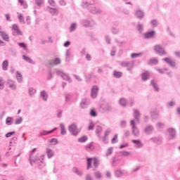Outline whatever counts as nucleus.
<instances>
[{
  "instance_id": "1",
  "label": "nucleus",
  "mask_w": 180,
  "mask_h": 180,
  "mask_svg": "<svg viewBox=\"0 0 180 180\" xmlns=\"http://www.w3.org/2000/svg\"><path fill=\"white\" fill-rule=\"evenodd\" d=\"M94 1L88 2L83 1L82 3V8H89L90 13H92L93 15H101V13H102V10L101 8L95 6H91V5H94Z\"/></svg>"
},
{
  "instance_id": "2",
  "label": "nucleus",
  "mask_w": 180,
  "mask_h": 180,
  "mask_svg": "<svg viewBox=\"0 0 180 180\" xmlns=\"http://www.w3.org/2000/svg\"><path fill=\"white\" fill-rule=\"evenodd\" d=\"M92 161L93 162V165L94 168L92 169V171H96V169L98 167H99V160L96 158H86V169H91L92 168Z\"/></svg>"
},
{
  "instance_id": "3",
  "label": "nucleus",
  "mask_w": 180,
  "mask_h": 180,
  "mask_svg": "<svg viewBox=\"0 0 180 180\" xmlns=\"http://www.w3.org/2000/svg\"><path fill=\"white\" fill-rule=\"evenodd\" d=\"M45 155H41V160H40V158L37 155L34 156V158L31 160L30 165H33V164H36L37 167L39 168V169H41L43 167H44V163L43 162V160H44Z\"/></svg>"
},
{
  "instance_id": "4",
  "label": "nucleus",
  "mask_w": 180,
  "mask_h": 180,
  "mask_svg": "<svg viewBox=\"0 0 180 180\" xmlns=\"http://www.w3.org/2000/svg\"><path fill=\"white\" fill-rule=\"evenodd\" d=\"M121 67L127 68V70L129 71L131 74L133 73L132 70L134 68V62L131 61H121L120 62Z\"/></svg>"
},
{
  "instance_id": "5",
  "label": "nucleus",
  "mask_w": 180,
  "mask_h": 180,
  "mask_svg": "<svg viewBox=\"0 0 180 180\" xmlns=\"http://www.w3.org/2000/svg\"><path fill=\"white\" fill-rule=\"evenodd\" d=\"M153 50L156 54H158L159 56H165L167 55V51H165V49L161 46L160 44H157L154 46Z\"/></svg>"
},
{
  "instance_id": "6",
  "label": "nucleus",
  "mask_w": 180,
  "mask_h": 180,
  "mask_svg": "<svg viewBox=\"0 0 180 180\" xmlns=\"http://www.w3.org/2000/svg\"><path fill=\"white\" fill-rule=\"evenodd\" d=\"M68 130L71 133L72 136H78L79 130L77 129L76 124H72L68 127Z\"/></svg>"
},
{
  "instance_id": "7",
  "label": "nucleus",
  "mask_w": 180,
  "mask_h": 180,
  "mask_svg": "<svg viewBox=\"0 0 180 180\" xmlns=\"http://www.w3.org/2000/svg\"><path fill=\"white\" fill-rule=\"evenodd\" d=\"M57 75H59L60 77H61L63 78V79H64V81H68V82H69L70 84H71V82H72V80L71 79V77H70V75L63 72L60 70H58L56 72Z\"/></svg>"
},
{
  "instance_id": "8",
  "label": "nucleus",
  "mask_w": 180,
  "mask_h": 180,
  "mask_svg": "<svg viewBox=\"0 0 180 180\" xmlns=\"http://www.w3.org/2000/svg\"><path fill=\"white\" fill-rule=\"evenodd\" d=\"M131 126H132V135L135 137H139V135L140 134V131H139V128L136 127V124L134 123V120H131L130 122Z\"/></svg>"
},
{
  "instance_id": "9",
  "label": "nucleus",
  "mask_w": 180,
  "mask_h": 180,
  "mask_svg": "<svg viewBox=\"0 0 180 180\" xmlns=\"http://www.w3.org/2000/svg\"><path fill=\"white\" fill-rule=\"evenodd\" d=\"M81 25L84 26V27H91L92 26H95L96 23L93 20H82L81 21Z\"/></svg>"
},
{
  "instance_id": "10",
  "label": "nucleus",
  "mask_w": 180,
  "mask_h": 180,
  "mask_svg": "<svg viewBox=\"0 0 180 180\" xmlns=\"http://www.w3.org/2000/svg\"><path fill=\"white\" fill-rule=\"evenodd\" d=\"M167 131L169 136V140H174L176 137V130L175 129V128H168L167 129Z\"/></svg>"
},
{
  "instance_id": "11",
  "label": "nucleus",
  "mask_w": 180,
  "mask_h": 180,
  "mask_svg": "<svg viewBox=\"0 0 180 180\" xmlns=\"http://www.w3.org/2000/svg\"><path fill=\"white\" fill-rule=\"evenodd\" d=\"M99 93V86H93L91 90V97L92 99H95L96 96H98V94Z\"/></svg>"
},
{
  "instance_id": "12",
  "label": "nucleus",
  "mask_w": 180,
  "mask_h": 180,
  "mask_svg": "<svg viewBox=\"0 0 180 180\" xmlns=\"http://www.w3.org/2000/svg\"><path fill=\"white\" fill-rule=\"evenodd\" d=\"M91 103V100L89 98H83L80 102L81 109H86Z\"/></svg>"
},
{
  "instance_id": "13",
  "label": "nucleus",
  "mask_w": 180,
  "mask_h": 180,
  "mask_svg": "<svg viewBox=\"0 0 180 180\" xmlns=\"http://www.w3.org/2000/svg\"><path fill=\"white\" fill-rule=\"evenodd\" d=\"M145 134L150 135L154 133V126L151 124H148L143 129Z\"/></svg>"
},
{
  "instance_id": "14",
  "label": "nucleus",
  "mask_w": 180,
  "mask_h": 180,
  "mask_svg": "<svg viewBox=\"0 0 180 180\" xmlns=\"http://www.w3.org/2000/svg\"><path fill=\"white\" fill-rule=\"evenodd\" d=\"M162 61H165L166 64H168L172 68H174L176 66V63L175 60H172L170 58H164Z\"/></svg>"
},
{
  "instance_id": "15",
  "label": "nucleus",
  "mask_w": 180,
  "mask_h": 180,
  "mask_svg": "<svg viewBox=\"0 0 180 180\" xmlns=\"http://www.w3.org/2000/svg\"><path fill=\"white\" fill-rule=\"evenodd\" d=\"M154 36H155V31L154 30H150L143 34V37L146 40L153 39Z\"/></svg>"
},
{
  "instance_id": "16",
  "label": "nucleus",
  "mask_w": 180,
  "mask_h": 180,
  "mask_svg": "<svg viewBox=\"0 0 180 180\" xmlns=\"http://www.w3.org/2000/svg\"><path fill=\"white\" fill-rule=\"evenodd\" d=\"M48 64L51 67H54V65H58V64H61V60L59 58H56L52 60H49Z\"/></svg>"
},
{
  "instance_id": "17",
  "label": "nucleus",
  "mask_w": 180,
  "mask_h": 180,
  "mask_svg": "<svg viewBox=\"0 0 180 180\" xmlns=\"http://www.w3.org/2000/svg\"><path fill=\"white\" fill-rule=\"evenodd\" d=\"M135 16L137 19L141 20L144 18V11L141 9H138L135 11Z\"/></svg>"
},
{
  "instance_id": "18",
  "label": "nucleus",
  "mask_w": 180,
  "mask_h": 180,
  "mask_svg": "<svg viewBox=\"0 0 180 180\" xmlns=\"http://www.w3.org/2000/svg\"><path fill=\"white\" fill-rule=\"evenodd\" d=\"M56 130H57V127H55L50 131L43 130L39 134V137H41V136H47L48 134H51V133H53V131H56Z\"/></svg>"
},
{
  "instance_id": "19",
  "label": "nucleus",
  "mask_w": 180,
  "mask_h": 180,
  "mask_svg": "<svg viewBox=\"0 0 180 180\" xmlns=\"http://www.w3.org/2000/svg\"><path fill=\"white\" fill-rule=\"evenodd\" d=\"M72 57V50L67 49L65 53V61L69 63V61H71Z\"/></svg>"
},
{
  "instance_id": "20",
  "label": "nucleus",
  "mask_w": 180,
  "mask_h": 180,
  "mask_svg": "<svg viewBox=\"0 0 180 180\" xmlns=\"http://www.w3.org/2000/svg\"><path fill=\"white\" fill-rule=\"evenodd\" d=\"M150 141H153V143H155V144H158V146H161L162 144V139L160 137H153L150 139Z\"/></svg>"
},
{
  "instance_id": "21",
  "label": "nucleus",
  "mask_w": 180,
  "mask_h": 180,
  "mask_svg": "<svg viewBox=\"0 0 180 180\" xmlns=\"http://www.w3.org/2000/svg\"><path fill=\"white\" fill-rule=\"evenodd\" d=\"M47 9H49V12L51 13V15H53V16H57V15H58V9L56 8H51L50 6H48Z\"/></svg>"
},
{
  "instance_id": "22",
  "label": "nucleus",
  "mask_w": 180,
  "mask_h": 180,
  "mask_svg": "<svg viewBox=\"0 0 180 180\" xmlns=\"http://www.w3.org/2000/svg\"><path fill=\"white\" fill-rule=\"evenodd\" d=\"M101 109H102L103 112H112V107L108 103L101 105Z\"/></svg>"
},
{
  "instance_id": "23",
  "label": "nucleus",
  "mask_w": 180,
  "mask_h": 180,
  "mask_svg": "<svg viewBox=\"0 0 180 180\" xmlns=\"http://www.w3.org/2000/svg\"><path fill=\"white\" fill-rule=\"evenodd\" d=\"M131 141L134 144H136L135 146L136 148H141L144 146L143 143H141V141L140 140L134 139Z\"/></svg>"
},
{
  "instance_id": "24",
  "label": "nucleus",
  "mask_w": 180,
  "mask_h": 180,
  "mask_svg": "<svg viewBox=\"0 0 180 180\" xmlns=\"http://www.w3.org/2000/svg\"><path fill=\"white\" fill-rule=\"evenodd\" d=\"M40 96L42 100L44 101V102H47V99H49V94H47V92H46V91H41Z\"/></svg>"
},
{
  "instance_id": "25",
  "label": "nucleus",
  "mask_w": 180,
  "mask_h": 180,
  "mask_svg": "<svg viewBox=\"0 0 180 180\" xmlns=\"http://www.w3.org/2000/svg\"><path fill=\"white\" fill-rule=\"evenodd\" d=\"M120 161H122V158L120 157H114L112 158V167H116V165H117V164H119V162H120Z\"/></svg>"
},
{
  "instance_id": "26",
  "label": "nucleus",
  "mask_w": 180,
  "mask_h": 180,
  "mask_svg": "<svg viewBox=\"0 0 180 180\" xmlns=\"http://www.w3.org/2000/svg\"><path fill=\"white\" fill-rule=\"evenodd\" d=\"M7 85L11 89L15 90L16 89V85H15V82L13 80L8 79L7 80Z\"/></svg>"
},
{
  "instance_id": "27",
  "label": "nucleus",
  "mask_w": 180,
  "mask_h": 180,
  "mask_svg": "<svg viewBox=\"0 0 180 180\" xmlns=\"http://www.w3.org/2000/svg\"><path fill=\"white\" fill-rule=\"evenodd\" d=\"M134 117L138 123H140V111L139 110H134Z\"/></svg>"
},
{
  "instance_id": "28",
  "label": "nucleus",
  "mask_w": 180,
  "mask_h": 180,
  "mask_svg": "<svg viewBox=\"0 0 180 180\" xmlns=\"http://www.w3.org/2000/svg\"><path fill=\"white\" fill-rule=\"evenodd\" d=\"M101 133H102V127L99 125H97L96 128V134L100 140H102V137H101Z\"/></svg>"
},
{
  "instance_id": "29",
  "label": "nucleus",
  "mask_w": 180,
  "mask_h": 180,
  "mask_svg": "<svg viewBox=\"0 0 180 180\" xmlns=\"http://www.w3.org/2000/svg\"><path fill=\"white\" fill-rule=\"evenodd\" d=\"M46 153L47 155L48 158H53L54 157V151L51 150V148H46Z\"/></svg>"
},
{
  "instance_id": "30",
  "label": "nucleus",
  "mask_w": 180,
  "mask_h": 180,
  "mask_svg": "<svg viewBox=\"0 0 180 180\" xmlns=\"http://www.w3.org/2000/svg\"><path fill=\"white\" fill-rule=\"evenodd\" d=\"M150 85H151V86H153V88L154 91H155V92H160V87H158V85L157 84V83H155L154 79L151 80Z\"/></svg>"
},
{
  "instance_id": "31",
  "label": "nucleus",
  "mask_w": 180,
  "mask_h": 180,
  "mask_svg": "<svg viewBox=\"0 0 180 180\" xmlns=\"http://www.w3.org/2000/svg\"><path fill=\"white\" fill-rule=\"evenodd\" d=\"M141 77L142 81H147V79L150 78V73L148 72V71H146L145 72L141 74Z\"/></svg>"
},
{
  "instance_id": "32",
  "label": "nucleus",
  "mask_w": 180,
  "mask_h": 180,
  "mask_svg": "<svg viewBox=\"0 0 180 180\" xmlns=\"http://www.w3.org/2000/svg\"><path fill=\"white\" fill-rule=\"evenodd\" d=\"M136 30L139 32V34H141L144 30V25L140 22H138V25H136Z\"/></svg>"
},
{
  "instance_id": "33",
  "label": "nucleus",
  "mask_w": 180,
  "mask_h": 180,
  "mask_svg": "<svg viewBox=\"0 0 180 180\" xmlns=\"http://www.w3.org/2000/svg\"><path fill=\"white\" fill-rule=\"evenodd\" d=\"M36 92H37L36 89L33 87H30L28 89V93L30 98H33V96H34V95L36 94Z\"/></svg>"
},
{
  "instance_id": "34",
  "label": "nucleus",
  "mask_w": 180,
  "mask_h": 180,
  "mask_svg": "<svg viewBox=\"0 0 180 180\" xmlns=\"http://www.w3.org/2000/svg\"><path fill=\"white\" fill-rule=\"evenodd\" d=\"M148 64L149 65H157L158 64V58H151L148 60Z\"/></svg>"
},
{
  "instance_id": "35",
  "label": "nucleus",
  "mask_w": 180,
  "mask_h": 180,
  "mask_svg": "<svg viewBox=\"0 0 180 180\" xmlns=\"http://www.w3.org/2000/svg\"><path fill=\"white\" fill-rule=\"evenodd\" d=\"M22 59L26 61V63H29L30 64L34 65V61L32 60V58H29L26 55L22 56Z\"/></svg>"
},
{
  "instance_id": "36",
  "label": "nucleus",
  "mask_w": 180,
  "mask_h": 180,
  "mask_svg": "<svg viewBox=\"0 0 180 180\" xmlns=\"http://www.w3.org/2000/svg\"><path fill=\"white\" fill-rule=\"evenodd\" d=\"M8 67H9V62L8 61V60H5L2 63V69L4 70V71H8Z\"/></svg>"
},
{
  "instance_id": "37",
  "label": "nucleus",
  "mask_w": 180,
  "mask_h": 180,
  "mask_svg": "<svg viewBox=\"0 0 180 180\" xmlns=\"http://www.w3.org/2000/svg\"><path fill=\"white\" fill-rule=\"evenodd\" d=\"M60 134L62 136H65V134H67V131L65 130V125H64V124H60Z\"/></svg>"
},
{
  "instance_id": "38",
  "label": "nucleus",
  "mask_w": 180,
  "mask_h": 180,
  "mask_svg": "<svg viewBox=\"0 0 180 180\" xmlns=\"http://www.w3.org/2000/svg\"><path fill=\"white\" fill-rule=\"evenodd\" d=\"M1 36L3 40H5V41H9V36L6 32H1Z\"/></svg>"
},
{
  "instance_id": "39",
  "label": "nucleus",
  "mask_w": 180,
  "mask_h": 180,
  "mask_svg": "<svg viewBox=\"0 0 180 180\" xmlns=\"http://www.w3.org/2000/svg\"><path fill=\"white\" fill-rule=\"evenodd\" d=\"M123 73L122 72L115 70L113 72L114 78H122Z\"/></svg>"
},
{
  "instance_id": "40",
  "label": "nucleus",
  "mask_w": 180,
  "mask_h": 180,
  "mask_svg": "<svg viewBox=\"0 0 180 180\" xmlns=\"http://www.w3.org/2000/svg\"><path fill=\"white\" fill-rule=\"evenodd\" d=\"M124 173L122 170H115V175L117 178H122Z\"/></svg>"
},
{
  "instance_id": "41",
  "label": "nucleus",
  "mask_w": 180,
  "mask_h": 180,
  "mask_svg": "<svg viewBox=\"0 0 180 180\" xmlns=\"http://www.w3.org/2000/svg\"><path fill=\"white\" fill-rule=\"evenodd\" d=\"M13 124V118L12 117H8L6 120V124L11 126Z\"/></svg>"
},
{
  "instance_id": "42",
  "label": "nucleus",
  "mask_w": 180,
  "mask_h": 180,
  "mask_svg": "<svg viewBox=\"0 0 180 180\" xmlns=\"http://www.w3.org/2000/svg\"><path fill=\"white\" fill-rule=\"evenodd\" d=\"M16 79L18 82H22L23 81V77L22 74L19 72V71L16 72Z\"/></svg>"
},
{
  "instance_id": "43",
  "label": "nucleus",
  "mask_w": 180,
  "mask_h": 180,
  "mask_svg": "<svg viewBox=\"0 0 180 180\" xmlns=\"http://www.w3.org/2000/svg\"><path fill=\"white\" fill-rule=\"evenodd\" d=\"M89 115L90 116H91V117H96L98 116V113L96 112V110H95L94 108L90 110Z\"/></svg>"
},
{
  "instance_id": "44",
  "label": "nucleus",
  "mask_w": 180,
  "mask_h": 180,
  "mask_svg": "<svg viewBox=\"0 0 180 180\" xmlns=\"http://www.w3.org/2000/svg\"><path fill=\"white\" fill-rule=\"evenodd\" d=\"M49 143H51V144L52 146H56V144H58V140H57V139L56 138H53L50 140H49Z\"/></svg>"
},
{
  "instance_id": "45",
  "label": "nucleus",
  "mask_w": 180,
  "mask_h": 180,
  "mask_svg": "<svg viewBox=\"0 0 180 180\" xmlns=\"http://www.w3.org/2000/svg\"><path fill=\"white\" fill-rule=\"evenodd\" d=\"M75 29H77V24L73 22L69 28L70 33H72V32H75Z\"/></svg>"
},
{
  "instance_id": "46",
  "label": "nucleus",
  "mask_w": 180,
  "mask_h": 180,
  "mask_svg": "<svg viewBox=\"0 0 180 180\" xmlns=\"http://www.w3.org/2000/svg\"><path fill=\"white\" fill-rule=\"evenodd\" d=\"M150 25L152 27H157V26H158V21L155 19L151 20Z\"/></svg>"
},
{
  "instance_id": "47",
  "label": "nucleus",
  "mask_w": 180,
  "mask_h": 180,
  "mask_svg": "<svg viewBox=\"0 0 180 180\" xmlns=\"http://www.w3.org/2000/svg\"><path fill=\"white\" fill-rule=\"evenodd\" d=\"M94 175L96 178V179H101L102 178V173L100 171L95 172Z\"/></svg>"
},
{
  "instance_id": "48",
  "label": "nucleus",
  "mask_w": 180,
  "mask_h": 180,
  "mask_svg": "<svg viewBox=\"0 0 180 180\" xmlns=\"http://www.w3.org/2000/svg\"><path fill=\"white\" fill-rule=\"evenodd\" d=\"M176 105V103L174 101H171L167 103V108H174Z\"/></svg>"
},
{
  "instance_id": "49",
  "label": "nucleus",
  "mask_w": 180,
  "mask_h": 180,
  "mask_svg": "<svg viewBox=\"0 0 180 180\" xmlns=\"http://www.w3.org/2000/svg\"><path fill=\"white\" fill-rule=\"evenodd\" d=\"M12 30H13V32L17 30V33L20 34V30L19 29V27L16 24L13 25Z\"/></svg>"
},
{
  "instance_id": "50",
  "label": "nucleus",
  "mask_w": 180,
  "mask_h": 180,
  "mask_svg": "<svg viewBox=\"0 0 180 180\" xmlns=\"http://www.w3.org/2000/svg\"><path fill=\"white\" fill-rule=\"evenodd\" d=\"M88 141V136H83L78 139L79 143H85V141Z\"/></svg>"
},
{
  "instance_id": "51",
  "label": "nucleus",
  "mask_w": 180,
  "mask_h": 180,
  "mask_svg": "<svg viewBox=\"0 0 180 180\" xmlns=\"http://www.w3.org/2000/svg\"><path fill=\"white\" fill-rule=\"evenodd\" d=\"M36 150H37L36 148H34L31 150L30 153V158H29L30 162L33 160V158H34L33 157V153H36Z\"/></svg>"
},
{
  "instance_id": "52",
  "label": "nucleus",
  "mask_w": 180,
  "mask_h": 180,
  "mask_svg": "<svg viewBox=\"0 0 180 180\" xmlns=\"http://www.w3.org/2000/svg\"><path fill=\"white\" fill-rule=\"evenodd\" d=\"M72 171L75 174H76L77 175H79V176L82 175V172L79 171L77 167H73Z\"/></svg>"
},
{
  "instance_id": "53",
  "label": "nucleus",
  "mask_w": 180,
  "mask_h": 180,
  "mask_svg": "<svg viewBox=\"0 0 180 180\" xmlns=\"http://www.w3.org/2000/svg\"><path fill=\"white\" fill-rule=\"evenodd\" d=\"M156 127H157V129H164V127H165V124L158 122L156 124Z\"/></svg>"
},
{
  "instance_id": "54",
  "label": "nucleus",
  "mask_w": 180,
  "mask_h": 180,
  "mask_svg": "<svg viewBox=\"0 0 180 180\" xmlns=\"http://www.w3.org/2000/svg\"><path fill=\"white\" fill-rule=\"evenodd\" d=\"M127 103V101H126L125 98H121L120 100V104L121 106H123L124 108L126 107V104Z\"/></svg>"
},
{
  "instance_id": "55",
  "label": "nucleus",
  "mask_w": 180,
  "mask_h": 180,
  "mask_svg": "<svg viewBox=\"0 0 180 180\" xmlns=\"http://www.w3.org/2000/svg\"><path fill=\"white\" fill-rule=\"evenodd\" d=\"M18 46L21 47V49H24V50H27V46H26V44L25 42H19Z\"/></svg>"
},
{
  "instance_id": "56",
  "label": "nucleus",
  "mask_w": 180,
  "mask_h": 180,
  "mask_svg": "<svg viewBox=\"0 0 180 180\" xmlns=\"http://www.w3.org/2000/svg\"><path fill=\"white\" fill-rule=\"evenodd\" d=\"M35 4L40 8V6L44 4V0H35Z\"/></svg>"
},
{
  "instance_id": "57",
  "label": "nucleus",
  "mask_w": 180,
  "mask_h": 180,
  "mask_svg": "<svg viewBox=\"0 0 180 180\" xmlns=\"http://www.w3.org/2000/svg\"><path fill=\"white\" fill-rule=\"evenodd\" d=\"M53 72L51 70H50L49 72H48V75H47V81H51V79L53 78Z\"/></svg>"
},
{
  "instance_id": "58",
  "label": "nucleus",
  "mask_w": 180,
  "mask_h": 180,
  "mask_svg": "<svg viewBox=\"0 0 180 180\" xmlns=\"http://www.w3.org/2000/svg\"><path fill=\"white\" fill-rule=\"evenodd\" d=\"M111 30H112V33H113V34H117V33H119V29L116 28L115 27H112L111 28Z\"/></svg>"
},
{
  "instance_id": "59",
  "label": "nucleus",
  "mask_w": 180,
  "mask_h": 180,
  "mask_svg": "<svg viewBox=\"0 0 180 180\" xmlns=\"http://www.w3.org/2000/svg\"><path fill=\"white\" fill-rule=\"evenodd\" d=\"M23 122V118L20 117L19 119L15 120V124H20Z\"/></svg>"
},
{
  "instance_id": "60",
  "label": "nucleus",
  "mask_w": 180,
  "mask_h": 180,
  "mask_svg": "<svg viewBox=\"0 0 180 180\" xmlns=\"http://www.w3.org/2000/svg\"><path fill=\"white\" fill-rule=\"evenodd\" d=\"M18 19H19V22L20 23H25V17H23V15H22V14H20L19 16H18Z\"/></svg>"
},
{
  "instance_id": "61",
  "label": "nucleus",
  "mask_w": 180,
  "mask_h": 180,
  "mask_svg": "<svg viewBox=\"0 0 180 180\" xmlns=\"http://www.w3.org/2000/svg\"><path fill=\"white\" fill-rule=\"evenodd\" d=\"M120 127L122 128V129H124V127H126V124H127V122L124 120H122L120 122Z\"/></svg>"
},
{
  "instance_id": "62",
  "label": "nucleus",
  "mask_w": 180,
  "mask_h": 180,
  "mask_svg": "<svg viewBox=\"0 0 180 180\" xmlns=\"http://www.w3.org/2000/svg\"><path fill=\"white\" fill-rule=\"evenodd\" d=\"M15 131L8 132V133L6 134V139H9V137H11V136H13V134H15Z\"/></svg>"
},
{
  "instance_id": "63",
  "label": "nucleus",
  "mask_w": 180,
  "mask_h": 180,
  "mask_svg": "<svg viewBox=\"0 0 180 180\" xmlns=\"http://www.w3.org/2000/svg\"><path fill=\"white\" fill-rule=\"evenodd\" d=\"M4 78L0 77V89H4Z\"/></svg>"
},
{
  "instance_id": "64",
  "label": "nucleus",
  "mask_w": 180,
  "mask_h": 180,
  "mask_svg": "<svg viewBox=\"0 0 180 180\" xmlns=\"http://www.w3.org/2000/svg\"><path fill=\"white\" fill-rule=\"evenodd\" d=\"M86 180H94V179H92V176L89 174H87L86 175Z\"/></svg>"
}]
</instances>
